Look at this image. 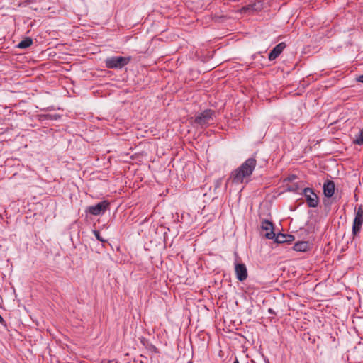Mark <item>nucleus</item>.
<instances>
[{
    "label": "nucleus",
    "mask_w": 363,
    "mask_h": 363,
    "mask_svg": "<svg viewBox=\"0 0 363 363\" xmlns=\"http://www.w3.org/2000/svg\"><path fill=\"white\" fill-rule=\"evenodd\" d=\"M257 165V160L255 158H248L239 167L233 170L229 177L233 184H240L247 183Z\"/></svg>",
    "instance_id": "1"
},
{
    "label": "nucleus",
    "mask_w": 363,
    "mask_h": 363,
    "mask_svg": "<svg viewBox=\"0 0 363 363\" xmlns=\"http://www.w3.org/2000/svg\"><path fill=\"white\" fill-rule=\"evenodd\" d=\"M131 60V57H111L105 60L106 67L108 69H121L128 65Z\"/></svg>",
    "instance_id": "2"
},
{
    "label": "nucleus",
    "mask_w": 363,
    "mask_h": 363,
    "mask_svg": "<svg viewBox=\"0 0 363 363\" xmlns=\"http://www.w3.org/2000/svg\"><path fill=\"white\" fill-rule=\"evenodd\" d=\"M303 195L306 197V203L309 207L315 208L318 206L319 199L317 194L311 188H305L303 189Z\"/></svg>",
    "instance_id": "3"
},
{
    "label": "nucleus",
    "mask_w": 363,
    "mask_h": 363,
    "mask_svg": "<svg viewBox=\"0 0 363 363\" xmlns=\"http://www.w3.org/2000/svg\"><path fill=\"white\" fill-rule=\"evenodd\" d=\"M213 111L211 110H205L195 118V123L199 125H206L212 121Z\"/></svg>",
    "instance_id": "4"
},
{
    "label": "nucleus",
    "mask_w": 363,
    "mask_h": 363,
    "mask_svg": "<svg viewBox=\"0 0 363 363\" xmlns=\"http://www.w3.org/2000/svg\"><path fill=\"white\" fill-rule=\"evenodd\" d=\"M363 223V208L359 206L356 211L355 217L353 221L352 233L354 235H357Z\"/></svg>",
    "instance_id": "5"
},
{
    "label": "nucleus",
    "mask_w": 363,
    "mask_h": 363,
    "mask_svg": "<svg viewBox=\"0 0 363 363\" xmlns=\"http://www.w3.org/2000/svg\"><path fill=\"white\" fill-rule=\"evenodd\" d=\"M108 206L109 202L107 201H103L94 206H89L88 211L92 215L98 216L104 213L108 209Z\"/></svg>",
    "instance_id": "6"
},
{
    "label": "nucleus",
    "mask_w": 363,
    "mask_h": 363,
    "mask_svg": "<svg viewBox=\"0 0 363 363\" xmlns=\"http://www.w3.org/2000/svg\"><path fill=\"white\" fill-rule=\"evenodd\" d=\"M235 273L236 275V278L240 281H244L247 279L248 273L247 269L245 264L242 263H235Z\"/></svg>",
    "instance_id": "7"
},
{
    "label": "nucleus",
    "mask_w": 363,
    "mask_h": 363,
    "mask_svg": "<svg viewBox=\"0 0 363 363\" xmlns=\"http://www.w3.org/2000/svg\"><path fill=\"white\" fill-rule=\"evenodd\" d=\"M261 230L264 233V236L267 239H273L275 237L274 232L273 223L269 220H264L261 223Z\"/></svg>",
    "instance_id": "8"
},
{
    "label": "nucleus",
    "mask_w": 363,
    "mask_h": 363,
    "mask_svg": "<svg viewBox=\"0 0 363 363\" xmlns=\"http://www.w3.org/2000/svg\"><path fill=\"white\" fill-rule=\"evenodd\" d=\"M286 48L285 43H280L277 45L269 52L268 58L270 61L275 60L283 52Z\"/></svg>",
    "instance_id": "9"
},
{
    "label": "nucleus",
    "mask_w": 363,
    "mask_h": 363,
    "mask_svg": "<svg viewBox=\"0 0 363 363\" xmlns=\"http://www.w3.org/2000/svg\"><path fill=\"white\" fill-rule=\"evenodd\" d=\"M335 193V183L333 181L327 180L323 184V194L328 197L330 198Z\"/></svg>",
    "instance_id": "10"
},
{
    "label": "nucleus",
    "mask_w": 363,
    "mask_h": 363,
    "mask_svg": "<svg viewBox=\"0 0 363 363\" xmlns=\"http://www.w3.org/2000/svg\"><path fill=\"white\" fill-rule=\"evenodd\" d=\"M308 242H298L295 243L293 247L294 250L297 252H306L308 250Z\"/></svg>",
    "instance_id": "11"
},
{
    "label": "nucleus",
    "mask_w": 363,
    "mask_h": 363,
    "mask_svg": "<svg viewBox=\"0 0 363 363\" xmlns=\"http://www.w3.org/2000/svg\"><path fill=\"white\" fill-rule=\"evenodd\" d=\"M32 44H33L32 39L30 38H26L18 43V48H26L30 47Z\"/></svg>",
    "instance_id": "12"
},
{
    "label": "nucleus",
    "mask_w": 363,
    "mask_h": 363,
    "mask_svg": "<svg viewBox=\"0 0 363 363\" xmlns=\"http://www.w3.org/2000/svg\"><path fill=\"white\" fill-rule=\"evenodd\" d=\"M286 238H291L290 235H285L282 233L278 234L274 238H275V242L277 243H285L286 242Z\"/></svg>",
    "instance_id": "13"
},
{
    "label": "nucleus",
    "mask_w": 363,
    "mask_h": 363,
    "mask_svg": "<svg viewBox=\"0 0 363 363\" xmlns=\"http://www.w3.org/2000/svg\"><path fill=\"white\" fill-rule=\"evenodd\" d=\"M353 143L356 145H363V129L360 130L359 133L356 136Z\"/></svg>",
    "instance_id": "14"
},
{
    "label": "nucleus",
    "mask_w": 363,
    "mask_h": 363,
    "mask_svg": "<svg viewBox=\"0 0 363 363\" xmlns=\"http://www.w3.org/2000/svg\"><path fill=\"white\" fill-rule=\"evenodd\" d=\"M94 234H95V236L96 238H97V240L101 241V242H104V240L101 238L100 236V233L98 231H94Z\"/></svg>",
    "instance_id": "15"
},
{
    "label": "nucleus",
    "mask_w": 363,
    "mask_h": 363,
    "mask_svg": "<svg viewBox=\"0 0 363 363\" xmlns=\"http://www.w3.org/2000/svg\"><path fill=\"white\" fill-rule=\"evenodd\" d=\"M291 238H286V242H292L294 240V237L290 235Z\"/></svg>",
    "instance_id": "16"
},
{
    "label": "nucleus",
    "mask_w": 363,
    "mask_h": 363,
    "mask_svg": "<svg viewBox=\"0 0 363 363\" xmlns=\"http://www.w3.org/2000/svg\"><path fill=\"white\" fill-rule=\"evenodd\" d=\"M357 79L358 82L363 83V74L359 76Z\"/></svg>",
    "instance_id": "17"
},
{
    "label": "nucleus",
    "mask_w": 363,
    "mask_h": 363,
    "mask_svg": "<svg viewBox=\"0 0 363 363\" xmlns=\"http://www.w3.org/2000/svg\"><path fill=\"white\" fill-rule=\"evenodd\" d=\"M0 323L2 324V325H5V320L4 319L1 317V315H0Z\"/></svg>",
    "instance_id": "18"
},
{
    "label": "nucleus",
    "mask_w": 363,
    "mask_h": 363,
    "mask_svg": "<svg viewBox=\"0 0 363 363\" xmlns=\"http://www.w3.org/2000/svg\"><path fill=\"white\" fill-rule=\"evenodd\" d=\"M233 363H240L239 361L236 359Z\"/></svg>",
    "instance_id": "19"
}]
</instances>
